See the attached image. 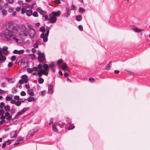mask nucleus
<instances>
[{
    "label": "nucleus",
    "instance_id": "nucleus-12",
    "mask_svg": "<svg viewBox=\"0 0 150 150\" xmlns=\"http://www.w3.org/2000/svg\"><path fill=\"white\" fill-rule=\"evenodd\" d=\"M28 34L29 35V36L30 38H34L36 34V31L35 30H30L29 31L28 30Z\"/></svg>",
    "mask_w": 150,
    "mask_h": 150
},
{
    "label": "nucleus",
    "instance_id": "nucleus-51",
    "mask_svg": "<svg viewBox=\"0 0 150 150\" xmlns=\"http://www.w3.org/2000/svg\"><path fill=\"white\" fill-rule=\"evenodd\" d=\"M13 65V63L12 62H9L8 64V66L9 68L11 67Z\"/></svg>",
    "mask_w": 150,
    "mask_h": 150
},
{
    "label": "nucleus",
    "instance_id": "nucleus-16",
    "mask_svg": "<svg viewBox=\"0 0 150 150\" xmlns=\"http://www.w3.org/2000/svg\"><path fill=\"white\" fill-rule=\"evenodd\" d=\"M53 87L52 85H50L48 86V92L49 93L52 94L53 92Z\"/></svg>",
    "mask_w": 150,
    "mask_h": 150
},
{
    "label": "nucleus",
    "instance_id": "nucleus-7",
    "mask_svg": "<svg viewBox=\"0 0 150 150\" xmlns=\"http://www.w3.org/2000/svg\"><path fill=\"white\" fill-rule=\"evenodd\" d=\"M38 131V129H36L35 128L30 130L28 132V134L26 136V139H28L30 138H31Z\"/></svg>",
    "mask_w": 150,
    "mask_h": 150
},
{
    "label": "nucleus",
    "instance_id": "nucleus-15",
    "mask_svg": "<svg viewBox=\"0 0 150 150\" xmlns=\"http://www.w3.org/2000/svg\"><path fill=\"white\" fill-rule=\"evenodd\" d=\"M17 130L13 131L10 134L11 138H13L16 137L17 135Z\"/></svg>",
    "mask_w": 150,
    "mask_h": 150
},
{
    "label": "nucleus",
    "instance_id": "nucleus-18",
    "mask_svg": "<svg viewBox=\"0 0 150 150\" xmlns=\"http://www.w3.org/2000/svg\"><path fill=\"white\" fill-rule=\"evenodd\" d=\"M62 69L64 71H65V70H66L67 71H68L69 68L66 63H63L62 66Z\"/></svg>",
    "mask_w": 150,
    "mask_h": 150
},
{
    "label": "nucleus",
    "instance_id": "nucleus-31",
    "mask_svg": "<svg viewBox=\"0 0 150 150\" xmlns=\"http://www.w3.org/2000/svg\"><path fill=\"white\" fill-rule=\"evenodd\" d=\"M85 11V10L84 8L82 7H79V13H83Z\"/></svg>",
    "mask_w": 150,
    "mask_h": 150
},
{
    "label": "nucleus",
    "instance_id": "nucleus-3",
    "mask_svg": "<svg viewBox=\"0 0 150 150\" xmlns=\"http://www.w3.org/2000/svg\"><path fill=\"white\" fill-rule=\"evenodd\" d=\"M37 53L38 54L37 60L40 63L41 62H46L44 52H41L40 50H38L37 52Z\"/></svg>",
    "mask_w": 150,
    "mask_h": 150
},
{
    "label": "nucleus",
    "instance_id": "nucleus-55",
    "mask_svg": "<svg viewBox=\"0 0 150 150\" xmlns=\"http://www.w3.org/2000/svg\"><path fill=\"white\" fill-rule=\"evenodd\" d=\"M23 139L21 136H18L17 138V142H19L23 140Z\"/></svg>",
    "mask_w": 150,
    "mask_h": 150
},
{
    "label": "nucleus",
    "instance_id": "nucleus-39",
    "mask_svg": "<svg viewBox=\"0 0 150 150\" xmlns=\"http://www.w3.org/2000/svg\"><path fill=\"white\" fill-rule=\"evenodd\" d=\"M12 99V97L9 96L7 95L6 97V100L7 101H9L11 100V99Z\"/></svg>",
    "mask_w": 150,
    "mask_h": 150
},
{
    "label": "nucleus",
    "instance_id": "nucleus-6",
    "mask_svg": "<svg viewBox=\"0 0 150 150\" xmlns=\"http://www.w3.org/2000/svg\"><path fill=\"white\" fill-rule=\"evenodd\" d=\"M29 109V108L28 107L23 108L20 111L18 112L13 119H14V120H15V119L18 118V116L21 115L26 111L28 110Z\"/></svg>",
    "mask_w": 150,
    "mask_h": 150
},
{
    "label": "nucleus",
    "instance_id": "nucleus-34",
    "mask_svg": "<svg viewBox=\"0 0 150 150\" xmlns=\"http://www.w3.org/2000/svg\"><path fill=\"white\" fill-rule=\"evenodd\" d=\"M48 36H44V37L43 38H41L43 39V42H47L48 40Z\"/></svg>",
    "mask_w": 150,
    "mask_h": 150
},
{
    "label": "nucleus",
    "instance_id": "nucleus-22",
    "mask_svg": "<svg viewBox=\"0 0 150 150\" xmlns=\"http://www.w3.org/2000/svg\"><path fill=\"white\" fill-rule=\"evenodd\" d=\"M33 11L31 9L27 10L26 15L28 16H30L32 15Z\"/></svg>",
    "mask_w": 150,
    "mask_h": 150
},
{
    "label": "nucleus",
    "instance_id": "nucleus-11",
    "mask_svg": "<svg viewBox=\"0 0 150 150\" xmlns=\"http://www.w3.org/2000/svg\"><path fill=\"white\" fill-rule=\"evenodd\" d=\"M71 10L68 7L66 8L65 12L63 14V15L64 17L67 18H68L70 15Z\"/></svg>",
    "mask_w": 150,
    "mask_h": 150
},
{
    "label": "nucleus",
    "instance_id": "nucleus-38",
    "mask_svg": "<svg viewBox=\"0 0 150 150\" xmlns=\"http://www.w3.org/2000/svg\"><path fill=\"white\" fill-rule=\"evenodd\" d=\"M27 11V10H26L25 8L23 7L21 9V13L22 14H24L25 13H26V11Z\"/></svg>",
    "mask_w": 150,
    "mask_h": 150
},
{
    "label": "nucleus",
    "instance_id": "nucleus-57",
    "mask_svg": "<svg viewBox=\"0 0 150 150\" xmlns=\"http://www.w3.org/2000/svg\"><path fill=\"white\" fill-rule=\"evenodd\" d=\"M17 92V90L15 88H13L12 90V92L13 93H16Z\"/></svg>",
    "mask_w": 150,
    "mask_h": 150
},
{
    "label": "nucleus",
    "instance_id": "nucleus-8",
    "mask_svg": "<svg viewBox=\"0 0 150 150\" xmlns=\"http://www.w3.org/2000/svg\"><path fill=\"white\" fill-rule=\"evenodd\" d=\"M43 69L44 70L43 74L45 76H47L49 72V69L48 67V64L46 63H43Z\"/></svg>",
    "mask_w": 150,
    "mask_h": 150
},
{
    "label": "nucleus",
    "instance_id": "nucleus-43",
    "mask_svg": "<svg viewBox=\"0 0 150 150\" xmlns=\"http://www.w3.org/2000/svg\"><path fill=\"white\" fill-rule=\"evenodd\" d=\"M2 14L4 16H6L7 14V12L5 9H3L1 11Z\"/></svg>",
    "mask_w": 150,
    "mask_h": 150
},
{
    "label": "nucleus",
    "instance_id": "nucleus-36",
    "mask_svg": "<svg viewBox=\"0 0 150 150\" xmlns=\"http://www.w3.org/2000/svg\"><path fill=\"white\" fill-rule=\"evenodd\" d=\"M63 62V60L62 59H58L57 62V64L58 66H60V64Z\"/></svg>",
    "mask_w": 150,
    "mask_h": 150
},
{
    "label": "nucleus",
    "instance_id": "nucleus-21",
    "mask_svg": "<svg viewBox=\"0 0 150 150\" xmlns=\"http://www.w3.org/2000/svg\"><path fill=\"white\" fill-rule=\"evenodd\" d=\"M36 98L32 96H29L27 98V100L29 102H31L33 101H35L36 100Z\"/></svg>",
    "mask_w": 150,
    "mask_h": 150
},
{
    "label": "nucleus",
    "instance_id": "nucleus-45",
    "mask_svg": "<svg viewBox=\"0 0 150 150\" xmlns=\"http://www.w3.org/2000/svg\"><path fill=\"white\" fill-rule=\"evenodd\" d=\"M7 80L10 83H13L14 82V81L13 80L12 78H8Z\"/></svg>",
    "mask_w": 150,
    "mask_h": 150
},
{
    "label": "nucleus",
    "instance_id": "nucleus-59",
    "mask_svg": "<svg viewBox=\"0 0 150 150\" xmlns=\"http://www.w3.org/2000/svg\"><path fill=\"white\" fill-rule=\"evenodd\" d=\"M10 141V139H8L7 141H5L4 142L5 143H8L7 145H8L9 144H11V142Z\"/></svg>",
    "mask_w": 150,
    "mask_h": 150
},
{
    "label": "nucleus",
    "instance_id": "nucleus-10",
    "mask_svg": "<svg viewBox=\"0 0 150 150\" xmlns=\"http://www.w3.org/2000/svg\"><path fill=\"white\" fill-rule=\"evenodd\" d=\"M49 21L50 23L54 24L57 21V18L56 17L53 16L52 15L50 14L49 15Z\"/></svg>",
    "mask_w": 150,
    "mask_h": 150
},
{
    "label": "nucleus",
    "instance_id": "nucleus-58",
    "mask_svg": "<svg viewBox=\"0 0 150 150\" xmlns=\"http://www.w3.org/2000/svg\"><path fill=\"white\" fill-rule=\"evenodd\" d=\"M27 26L29 28L30 30H32L35 31V29L33 28L31 25H28Z\"/></svg>",
    "mask_w": 150,
    "mask_h": 150
},
{
    "label": "nucleus",
    "instance_id": "nucleus-27",
    "mask_svg": "<svg viewBox=\"0 0 150 150\" xmlns=\"http://www.w3.org/2000/svg\"><path fill=\"white\" fill-rule=\"evenodd\" d=\"M52 127L53 130L54 132H57L58 130L57 129V126L56 125L53 124L52 125Z\"/></svg>",
    "mask_w": 150,
    "mask_h": 150
},
{
    "label": "nucleus",
    "instance_id": "nucleus-61",
    "mask_svg": "<svg viewBox=\"0 0 150 150\" xmlns=\"http://www.w3.org/2000/svg\"><path fill=\"white\" fill-rule=\"evenodd\" d=\"M39 45L36 42L33 45V47L35 48H37L38 47V45Z\"/></svg>",
    "mask_w": 150,
    "mask_h": 150
},
{
    "label": "nucleus",
    "instance_id": "nucleus-62",
    "mask_svg": "<svg viewBox=\"0 0 150 150\" xmlns=\"http://www.w3.org/2000/svg\"><path fill=\"white\" fill-rule=\"evenodd\" d=\"M42 17L44 18L45 19V21H49V18H48V16H47V15L43 16H42Z\"/></svg>",
    "mask_w": 150,
    "mask_h": 150
},
{
    "label": "nucleus",
    "instance_id": "nucleus-50",
    "mask_svg": "<svg viewBox=\"0 0 150 150\" xmlns=\"http://www.w3.org/2000/svg\"><path fill=\"white\" fill-rule=\"evenodd\" d=\"M70 10H76L75 6L74 4L71 5V8Z\"/></svg>",
    "mask_w": 150,
    "mask_h": 150
},
{
    "label": "nucleus",
    "instance_id": "nucleus-54",
    "mask_svg": "<svg viewBox=\"0 0 150 150\" xmlns=\"http://www.w3.org/2000/svg\"><path fill=\"white\" fill-rule=\"evenodd\" d=\"M18 51H19L18 54H23L25 52V50H18Z\"/></svg>",
    "mask_w": 150,
    "mask_h": 150
},
{
    "label": "nucleus",
    "instance_id": "nucleus-56",
    "mask_svg": "<svg viewBox=\"0 0 150 150\" xmlns=\"http://www.w3.org/2000/svg\"><path fill=\"white\" fill-rule=\"evenodd\" d=\"M28 94L30 96H34V93L32 91L28 93Z\"/></svg>",
    "mask_w": 150,
    "mask_h": 150
},
{
    "label": "nucleus",
    "instance_id": "nucleus-35",
    "mask_svg": "<svg viewBox=\"0 0 150 150\" xmlns=\"http://www.w3.org/2000/svg\"><path fill=\"white\" fill-rule=\"evenodd\" d=\"M10 112L12 115H13L16 112V109H14L13 107L11 108V109H10Z\"/></svg>",
    "mask_w": 150,
    "mask_h": 150
},
{
    "label": "nucleus",
    "instance_id": "nucleus-20",
    "mask_svg": "<svg viewBox=\"0 0 150 150\" xmlns=\"http://www.w3.org/2000/svg\"><path fill=\"white\" fill-rule=\"evenodd\" d=\"M6 59V57L2 55L0 56V63H2L4 62Z\"/></svg>",
    "mask_w": 150,
    "mask_h": 150
},
{
    "label": "nucleus",
    "instance_id": "nucleus-41",
    "mask_svg": "<svg viewBox=\"0 0 150 150\" xmlns=\"http://www.w3.org/2000/svg\"><path fill=\"white\" fill-rule=\"evenodd\" d=\"M21 77L23 80L26 79H28V76L26 74L23 75L21 76Z\"/></svg>",
    "mask_w": 150,
    "mask_h": 150
},
{
    "label": "nucleus",
    "instance_id": "nucleus-14",
    "mask_svg": "<svg viewBox=\"0 0 150 150\" xmlns=\"http://www.w3.org/2000/svg\"><path fill=\"white\" fill-rule=\"evenodd\" d=\"M37 11L41 15L46 14L47 12L46 11H44L40 7H38L37 9Z\"/></svg>",
    "mask_w": 150,
    "mask_h": 150
},
{
    "label": "nucleus",
    "instance_id": "nucleus-17",
    "mask_svg": "<svg viewBox=\"0 0 150 150\" xmlns=\"http://www.w3.org/2000/svg\"><path fill=\"white\" fill-rule=\"evenodd\" d=\"M50 30H47L45 33H42L40 35V38H43L44 36H48L49 35Z\"/></svg>",
    "mask_w": 150,
    "mask_h": 150
},
{
    "label": "nucleus",
    "instance_id": "nucleus-13",
    "mask_svg": "<svg viewBox=\"0 0 150 150\" xmlns=\"http://www.w3.org/2000/svg\"><path fill=\"white\" fill-rule=\"evenodd\" d=\"M61 14V12L60 11H52L51 14L53 16L56 17V16H59Z\"/></svg>",
    "mask_w": 150,
    "mask_h": 150
},
{
    "label": "nucleus",
    "instance_id": "nucleus-47",
    "mask_svg": "<svg viewBox=\"0 0 150 150\" xmlns=\"http://www.w3.org/2000/svg\"><path fill=\"white\" fill-rule=\"evenodd\" d=\"M14 98L16 100H21V99L20 98V97L18 95L14 96Z\"/></svg>",
    "mask_w": 150,
    "mask_h": 150
},
{
    "label": "nucleus",
    "instance_id": "nucleus-26",
    "mask_svg": "<svg viewBox=\"0 0 150 150\" xmlns=\"http://www.w3.org/2000/svg\"><path fill=\"white\" fill-rule=\"evenodd\" d=\"M55 67V65L54 63L53 62H51V64H50L49 65H48V67L49 69L50 67H52V68H53Z\"/></svg>",
    "mask_w": 150,
    "mask_h": 150
},
{
    "label": "nucleus",
    "instance_id": "nucleus-64",
    "mask_svg": "<svg viewBox=\"0 0 150 150\" xmlns=\"http://www.w3.org/2000/svg\"><path fill=\"white\" fill-rule=\"evenodd\" d=\"M16 102V101L15 99H12L10 101V103L12 104H15Z\"/></svg>",
    "mask_w": 150,
    "mask_h": 150
},
{
    "label": "nucleus",
    "instance_id": "nucleus-30",
    "mask_svg": "<svg viewBox=\"0 0 150 150\" xmlns=\"http://www.w3.org/2000/svg\"><path fill=\"white\" fill-rule=\"evenodd\" d=\"M45 30V27L44 26H42L40 27V28L39 30V31L42 32L43 33Z\"/></svg>",
    "mask_w": 150,
    "mask_h": 150
},
{
    "label": "nucleus",
    "instance_id": "nucleus-46",
    "mask_svg": "<svg viewBox=\"0 0 150 150\" xmlns=\"http://www.w3.org/2000/svg\"><path fill=\"white\" fill-rule=\"evenodd\" d=\"M4 115L1 114V115H0V118L1 119L4 120V119L6 118V115L5 113L4 114Z\"/></svg>",
    "mask_w": 150,
    "mask_h": 150
},
{
    "label": "nucleus",
    "instance_id": "nucleus-19",
    "mask_svg": "<svg viewBox=\"0 0 150 150\" xmlns=\"http://www.w3.org/2000/svg\"><path fill=\"white\" fill-rule=\"evenodd\" d=\"M6 116V119L7 120H9L12 117V115H11L8 112H6L5 113Z\"/></svg>",
    "mask_w": 150,
    "mask_h": 150
},
{
    "label": "nucleus",
    "instance_id": "nucleus-4",
    "mask_svg": "<svg viewBox=\"0 0 150 150\" xmlns=\"http://www.w3.org/2000/svg\"><path fill=\"white\" fill-rule=\"evenodd\" d=\"M20 66L22 68H25L28 67V59L26 57L20 59Z\"/></svg>",
    "mask_w": 150,
    "mask_h": 150
},
{
    "label": "nucleus",
    "instance_id": "nucleus-9",
    "mask_svg": "<svg viewBox=\"0 0 150 150\" xmlns=\"http://www.w3.org/2000/svg\"><path fill=\"white\" fill-rule=\"evenodd\" d=\"M28 30L21 31L19 33V35L21 38H23L28 35Z\"/></svg>",
    "mask_w": 150,
    "mask_h": 150
},
{
    "label": "nucleus",
    "instance_id": "nucleus-49",
    "mask_svg": "<svg viewBox=\"0 0 150 150\" xmlns=\"http://www.w3.org/2000/svg\"><path fill=\"white\" fill-rule=\"evenodd\" d=\"M15 104L17 106H20L21 105V101L20 100H18L17 103H16Z\"/></svg>",
    "mask_w": 150,
    "mask_h": 150
},
{
    "label": "nucleus",
    "instance_id": "nucleus-29",
    "mask_svg": "<svg viewBox=\"0 0 150 150\" xmlns=\"http://www.w3.org/2000/svg\"><path fill=\"white\" fill-rule=\"evenodd\" d=\"M38 82L39 84H42L44 81V79L42 78H39L38 79Z\"/></svg>",
    "mask_w": 150,
    "mask_h": 150
},
{
    "label": "nucleus",
    "instance_id": "nucleus-44",
    "mask_svg": "<svg viewBox=\"0 0 150 150\" xmlns=\"http://www.w3.org/2000/svg\"><path fill=\"white\" fill-rule=\"evenodd\" d=\"M88 81L91 82H93L95 81V79L93 77H90L88 79Z\"/></svg>",
    "mask_w": 150,
    "mask_h": 150
},
{
    "label": "nucleus",
    "instance_id": "nucleus-63",
    "mask_svg": "<svg viewBox=\"0 0 150 150\" xmlns=\"http://www.w3.org/2000/svg\"><path fill=\"white\" fill-rule=\"evenodd\" d=\"M78 28L80 31H82L83 30V26L81 25H79Z\"/></svg>",
    "mask_w": 150,
    "mask_h": 150
},
{
    "label": "nucleus",
    "instance_id": "nucleus-28",
    "mask_svg": "<svg viewBox=\"0 0 150 150\" xmlns=\"http://www.w3.org/2000/svg\"><path fill=\"white\" fill-rule=\"evenodd\" d=\"M4 109L6 112H9L10 110V108L8 105H6L4 108Z\"/></svg>",
    "mask_w": 150,
    "mask_h": 150
},
{
    "label": "nucleus",
    "instance_id": "nucleus-48",
    "mask_svg": "<svg viewBox=\"0 0 150 150\" xmlns=\"http://www.w3.org/2000/svg\"><path fill=\"white\" fill-rule=\"evenodd\" d=\"M4 111L3 109L1 108L0 109V115H1V114L4 115Z\"/></svg>",
    "mask_w": 150,
    "mask_h": 150
},
{
    "label": "nucleus",
    "instance_id": "nucleus-40",
    "mask_svg": "<svg viewBox=\"0 0 150 150\" xmlns=\"http://www.w3.org/2000/svg\"><path fill=\"white\" fill-rule=\"evenodd\" d=\"M32 15L34 17H37L38 16V14L37 12L35 11L32 13Z\"/></svg>",
    "mask_w": 150,
    "mask_h": 150
},
{
    "label": "nucleus",
    "instance_id": "nucleus-5",
    "mask_svg": "<svg viewBox=\"0 0 150 150\" xmlns=\"http://www.w3.org/2000/svg\"><path fill=\"white\" fill-rule=\"evenodd\" d=\"M132 29L135 32H137L138 35H140L141 36L144 33V30L142 29H140L133 25H130Z\"/></svg>",
    "mask_w": 150,
    "mask_h": 150
},
{
    "label": "nucleus",
    "instance_id": "nucleus-52",
    "mask_svg": "<svg viewBox=\"0 0 150 150\" xmlns=\"http://www.w3.org/2000/svg\"><path fill=\"white\" fill-rule=\"evenodd\" d=\"M27 71L29 73H31L33 71V69L30 68H28L27 69Z\"/></svg>",
    "mask_w": 150,
    "mask_h": 150
},
{
    "label": "nucleus",
    "instance_id": "nucleus-60",
    "mask_svg": "<svg viewBox=\"0 0 150 150\" xmlns=\"http://www.w3.org/2000/svg\"><path fill=\"white\" fill-rule=\"evenodd\" d=\"M20 94L22 96H24L26 95V94L24 91H23L21 92Z\"/></svg>",
    "mask_w": 150,
    "mask_h": 150
},
{
    "label": "nucleus",
    "instance_id": "nucleus-32",
    "mask_svg": "<svg viewBox=\"0 0 150 150\" xmlns=\"http://www.w3.org/2000/svg\"><path fill=\"white\" fill-rule=\"evenodd\" d=\"M36 42L39 45L43 44V42H42V38H39L38 39L36 40Z\"/></svg>",
    "mask_w": 150,
    "mask_h": 150
},
{
    "label": "nucleus",
    "instance_id": "nucleus-23",
    "mask_svg": "<svg viewBox=\"0 0 150 150\" xmlns=\"http://www.w3.org/2000/svg\"><path fill=\"white\" fill-rule=\"evenodd\" d=\"M19 27L21 30H28V28L26 26L23 24L20 25Z\"/></svg>",
    "mask_w": 150,
    "mask_h": 150
},
{
    "label": "nucleus",
    "instance_id": "nucleus-33",
    "mask_svg": "<svg viewBox=\"0 0 150 150\" xmlns=\"http://www.w3.org/2000/svg\"><path fill=\"white\" fill-rule=\"evenodd\" d=\"M30 56L31 59H35L36 56L34 54H31L28 55Z\"/></svg>",
    "mask_w": 150,
    "mask_h": 150
},
{
    "label": "nucleus",
    "instance_id": "nucleus-2",
    "mask_svg": "<svg viewBox=\"0 0 150 150\" xmlns=\"http://www.w3.org/2000/svg\"><path fill=\"white\" fill-rule=\"evenodd\" d=\"M71 122H68L67 121L66 119V122H58L57 123V125L61 128L63 127H64L65 125H66L67 124L70 125H69V126L67 128V129L68 130H70L71 129H74L75 128V126L74 125H70L71 124Z\"/></svg>",
    "mask_w": 150,
    "mask_h": 150
},
{
    "label": "nucleus",
    "instance_id": "nucleus-1",
    "mask_svg": "<svg viewBox=\"0 0 150 150\" xmlns=\"http://www.w3.org/2000/svg\"><path fill=\"white\" fill-rule=\"evenodd\" d=\"M6 28L7 31H5L4 33L0 35V37L3 40L9 41L11 38L15 35V33L18 31L17 27L13 26L11 23H8L6 24Z\"/></svg>",
    "mask_w": 150,
    "mask_h": 150
},
{
    "label": "nucleus",
    "instance_id": "nucleus-37",
    "mask_svg": "<svg viewBox=\"0 0 150 150\" xmlns=\"http://www.w3.org/2000/svg\"><path fill=\"white\" fill-rule=\"evenodd\" d=\"M5 104L4 102H1L0 103V108H2L3 109V108H4L5 106Z\"/></svg>",
    "mask_w": 150,
    "mask_h": 150
},
{
    "label": "nucleus",
    "instance_id": "nucleus-24",
    "mask_svg": "<svg viewBox=\"0 0 150 150\" xmlns=\"http://www.w3.org/2000/svg\"><path fill=\"white\" fill-rule=\"evenodd\" d=\"M111 65V62H109L106 65L105 68V69L107 70H109L110 69Z\"/></svg>",
    "mask_w": 150,
    "mask_h": 150
},
{
    "label": "nucleus",
    "instance_id": "nucleus-53",
    "mask_svg": "<svg viewBox=\"0 0 150 150\" xmlns=\"http://www.w3.org/2000/svg\"><path fill=\"white\" fill-rule=\"evenodd\" d=\"M53 1L57 4H61V2L60 0H54V1Z\"/></svg>",
    "mask_w": 150,
    "mask_h": 150
},
{
    "label": "nucleus",
    "instance_id": "nucleus-25",
    "mask_svg": "<svg viewBox=\"0 0 150 150\" xmlns=\"http://www.w3.org/2000/svg\"><path fill=\"white\" fill-rule=\"evenodd\" d=\"M82 19V17L81 15H79L76 17V20L78 21H81Z\"/></svg>",
    "mask_w": 150,
    "mask_h": 150
},
{
    "label": "nucleus",
    "instance_id": "nucleus-42",
    "mask_svg": "<svg viewBox=\"0 0 150 150\" xmlns=\"http://www.w3.org/2000/svg\"><path fill=\"white\" fill-rule=\"evenodd\" d=\"M16 57L15 55H13L11 56V60L12 62H13L16 59Z\"/></svg>",
    "mask_w": 150,
    "mask_h": 150
}]
</instances>
